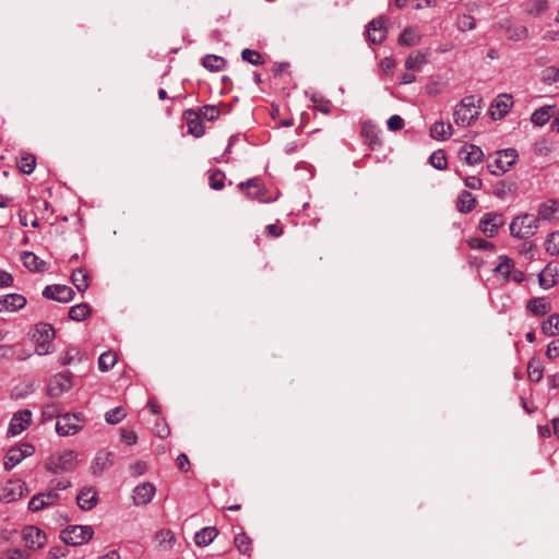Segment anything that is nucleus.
Listing matches in <instances>:
<instances>
[{
	"instance_id": "1",
	"label": "nucleus",
	"mask_w": 559,
	"mask_h": 559,
	"mask_svg": "<svg viewBox=\"0 0 559 559\" xmlns=\"http://www.w3.org/2000/svg\"><path fill=\"white\" fill-rule=\"evenodd\" d=\"M481 98L465 96L454 108L453 119L457 126L467 127L478 119Z\"/></svg>"
},
{
	"instance_id": "2",
	"label": "nucleus",
	"mask_w": 559,
	"mask_h": 559,
	"mask_svg": "<svg viewBox=\"0 0 559 559\" xmlns=\"http://www.w3.org/2000/svg\"><path fill=\"white\" fill-rule=\"evenodd\" d=\"M538 230V222L536 217L530 214L515 216L510 224L511 236L519 239H528Z\"/></svg>"
},
{
	"instance_id": "3",
	"label": "nucleus",
	"mask_w": 559,
	"mask_h": 559,
	"mask_svg": "<svg viewBox=\"0 0 559 559\" xmlns=\"http://www.w3.org/2000/svg\"><path fill=\"white\" fill-rule=\"evenodd\" d=\"M55 336L56 332L52 325L48 323L36 324L33 334L36 344L35 353L40 356L49 354Z\"/></svg>"
},
{
	"instance_id": "4",
	"label": "nucleus",
	"mask_w": 559,
	"mask_h": 559,
	"mask_svg": "<svg viewBox=\"0 0 559 559\" xmlns=\"http://www.w3.org/2000/svg\"><path fill=\"white\" fill-rule=\"evenodd\" d=\"M93 535L92 526L70 525L61 531L60 538L68 545L79 546L87 543Z\"/></svg>"
},
{
	"instance_id": "5",
	"label": "nucleus",
	"mask_w": 559,
	"mask_h": 559,
	"mask_svg": "<svg viewBox=\"0 0 559 559\" xmlns=\"http://www.w3.org/2000/svg\"><path fill=\"white\" fill-rule=\"evenodd\" d=\"M516 158L518 153L514 148H507L497 152L493 160L487 165L489 173L495 176H500L507 173L516 162Z\"/></svg>"
},
{
	"instance_id": "6",
	"label": "nucleus",
	"mask_w": 559,
	"mask_h": 559,
	"mask_svg": "<svg viewBox=\"0 0 559 559\" xmlns=\"http://www.w3.org/2000/svg\"><path fill=\"white\" fill-rule=\"evenodd\" d=\"M46 466L55 474L71 471L75 466V453L72 450H64L52 454Z\"/></svg>"
},
{
	"instance_id": "7",
	"label": "nucleus",
	"mask_w": 559,
	"mask_h": 559,
	"mask_svg": "<svg viewBox=\"0 0 559 559\" xmlns=\"http://www.w3.org/2000/svg\"><path fill=\"white\" fill-rule=\"evenodd\" d=\"M83 428L81 414L67 413L59 416L56 423V431L60 436H73Z\"/></svg>"
},
{
	"instance_id": "8",
	"label": "nucleus",
	"mask_w": 559,
	"mask_h": 559,
	"mask_svg": "<svg viewBox=\"0 0 559 559\" xmlns=\"http://www.w3.org/2000/svg\"><path fill=\"white\" fill-rule=\"evenodd\" d=\"M504 223L506 218L502 213L488 212L479 219L478 227L486 237L492 238L498 234L499 228L502 227Z\"/></svg>"
},
{
	"instance_id": "9",
	"label": "nucleus",
	"mask_w": 559,
	"mask_h": 559,
	"mask_svg": "<svg viewBox=\"0 0 559 559\" xmlns=\"http://www.w3.org/2000/svg\"><path fill=\"white\" fill-rule=\"evenodd\" d=\"M72 386V374L69 372H59L49 380L47 393L51 397H59L70 391Z\"/></svg>"
},
{
	"instance_id": "10",
	"label": "nucleus",
	"mask_w": 559,
	"mask_h": 559,
	"mask_svg": "<svg viewBox=\"0 0 559 559\" xmlns=\"http://www.w3.org/2000/svg\"><path fill=\"white\" fill-rule=\"evenodd\" d=\"M34 454V447L31 443H22L19 447L11 448L5 455L4 468L12 469L24 459Z\"/></svg>"
},
{
	"instance_id": "11",
	"label": "nucleus",
	"mask_w": 559,
	"mask_h": 559,
	"mask_svg": "<svg viewBox=\"0 0 559 559\" xmlns=\"http://www.w3.org/2000/svg\"><path fill=\"white\" fill-rule=\"evenodd\" d=\"M74 292L67 285H48L43 290V296L47 299L56 300L59 302H69L74 298Z\"/></svg>"
},
{
	"instance_id": "12",
	"label": "nucleus",
	"mask_w": 559,
	"mask_h": 559,
	"mask_svg": "<svg viewBox=\"0 0 559 559\" xmlns=\"http://www.w3.org/2000/svg\"><path fill=\"white\" fill-rule=\"evenodd\" d=\"M32 413L28 409H23L15 413L9 424L8 433L10 436H17L24 431L31 424Z\"/></svg>"
},
{
	"instance_id": "13",
	"label": "nucleus",
	"mask_w": 559,
	"mask_h": 559,
	"mask_svg": "<svg viewBox=\"0 0 559 559\" xmlns=\"http://www.w3.org/2000/svg\"><path fill=\"white\" fill-rule=\"evenodd\" d=\"M537 222L539 221H548V222H557L559 221V203L555 200H547L538 206Z\"/></svg>"
},
{
	"instance_id": "14",
	"label": "nucleus",
	"mask_w": 559,
	"mask_h": 559,
	"mask_svg": "<svg viewBox=\"0 0 559 559\" xmlns=\"http://www.w3.org/2000/svg\"><path fill=\"white\" fill-rule=\"evenodd\" d=\"M23 539L27 547L33 549L41 548L46 544V535L35 526H26L23 530Z\"/></svg>"
},
{
	"instance_id": "15",
	"label": "nucleus",
	"mask_w": 559,
	"mask_h": 559,
	"mask_svg": "<svg viewBox=\"0 0 559 559\" xmlns=\"http://www.w3.org/2000/svg\"><path fill=\"white\" fill-rule=\"evenodd\" d=\"M385 21L383 17H378L368 24V39L372 44H381L386 37Z\"/></svg>"
},
{
	"instance_id": "16",
	"label": "nucleus",
	"mask_w": 559,
	"mask_h": 559,
	"mask_svg": "<svg viewBox=\"0 0 559 559\" xmlns=\"http://www.w3.org/2000/svg\"><path fill=\"white\" fill-rule=\"evenodd\" d=\"M26 305V298L21 294L0 296V312L17 311Z\"/></svg>"
},
{
	"instance_id": "17",
	"label": "nucleus",
	"mask_w": 559,
	"mask_h": 559,
	"mask_svg": "<svg viewBox=\"0 0 559 559\" xmlns=\"http://www.w3.org/2000/svg\"><path fill=\"white\" fill-rule=\"evenodd\" d=\"M156 492V488L151 483H142L133 490V501L136 506L148 503Z\"/></svg>"
},
{
	"instance_id": "18",
	"label": "nucleus",
	"mask_w": 559,
	"mask_h": 559,
	"mask_svg": "<svg viewBox=\"0 0 559 559\" xmlns=\"http://www.w3.org/2000/svg\"><path fill=\"white\" fill-rule=\"evenodd\" d=\"M114 464V453L110 451L102 450L96 453V456L91 466L94 475L102 474L105 469L109 468Z\"/></svg>"
},
{
	"instance_id": "19",
	"label": "nucleus",
	"mask_w": 559,
	"mask_h": 559,
	"mask_svg": "<svg viewBox=\"0 0 559 559\" xmlns=\"http://www.w3.org/2000/svg\"><path fill=\"white\" fill-rule=\"evenodd\" d=\"M459 156L464 159L468 165L479 164L484 158L481 148L474 144H466L459 151Z\"/></svg>"
},
{
	"instance_id": "20",
	"label": "nucleus",
	"mask_w": 559,
	"mask_h": 559,
	"mask_svg": "<svg viewBox=\"0 0 559 559\" xmlns=\"http://www.w3.org/2000/svg\"><path fill=\"white\" fill-rule=\"evenodd\" d=\"M183 118L188 127V133L195 138H200L204 134V127L200 116L193 110L189 109L183 112Z\"/></svg>"
},
{
	"instance_id": "21",
	"label": "nucleus",
	"mask_w": 559,
	"mask_h": 559,
	"mask_svg": "<svg viewBox=\"0 0 559 559\" xmlns=\"http://www.w3.org/2000/svg\"><path fill=\"white\" fill-rule=\"evenodd\" d=\"M78 506L82 510H92L97 503V492L92 487H84L76 496Z\"/></svg>"
},
{
	"instance_id": "22",
	"label": "nucleus",
	"mask_w": 559,
	"mask_h": 559,
	"mask_svg": "<svg viewBox=\"0 0 559 559\" xmlns=\"http://www.w3.org/2000/svg\"><path fill=\"white\" fill-rule=\"evenodd\" d=\"M513 104L512 96L509 94H500L495 99L492 107L497 109V111H491V117L493 119H501L504 117L509 109Z\"/></svg>"
},
{
	"instance_id": "23",
	"label": "nucleus",
	"mask_w": 559,
	"mask_h": 559,
	"mask_svg": "<svg viewBox=\"0 0 559 559\" xmlns=\"http://www.w3.org/2000/svg\"><path fill=\"white\" fill-rule=\"evenodd\" d=\"M21 260L23 265L32 272L46 271L47 263L31 251H23L21 253Z\"/></svg>"
},
{
	"instance_id": "24",
	"label": "nucleus",
	"mask_w": 559,
	"mask_h": 559,
	"mask_svg": "<svg viewBox=\"0 0 559 559\" xmlns=\"http://www.w3.org/2000/svg\"><path fill=\"white\" fill-rule=\"evenodd\" d=\"M453 134V127L451 123H445L442 120L436 121L430 127V136L437 141H445Z\"/></svg>"
},
{
	"instance_id": "25",
	"label": "nucleus",
	"mask_w": 559,
	"mask_h": 559,
	"mask_svg": "<svg viewBox=\"0 0 559 559\" xmlns=\"http://www.w3.org/2000/svg\"><path fill=\"white\" fill-rule=\"evenodd\" d=\"M218 535V531L213 526L203 527L194 535L197 546L205 547L210 545Z\"/></svg>"
},
{
	"instance_id": "26",
	"label": "nucleus",
	"mask_w": 559,
	"mask_h": 559,
	"mask_svg": "<svg viewBox=\"0 0 559 559\" xmlns=\"http://www.w3.org/2000/svg\"><path fill=\"white\" fill-rule=\"evenodd\" d=\"M476 206V199L473 194L466 190H463L457 200H456V209L461 213H469Z\"/></svg>"
},
{
	"instance_id": "27",
	"label": "nucleus",
	"mask_w": 559,
	"mask_h": 559,
	"mask_svg": "<svg viewBox=\"0 0 559 559\" xmlns=\"http://www.w3.org/2000/svg\"><path fill=\"white\" fill-rule=\"evenodd\" d=\"M238 188L241 190L247 189L248 197L252 199H261L263 195V187L258 178H252L246 182H240Z\"/></svg>"
},
{
	"instance_id": "28",
	"label": "nucleus",
	"mask_w": 559,
	"mask_h": 559,
	"mask_svg": "<svg viewBox=\"0 0 559 559\" xmlns=\"http://www.w3.org/2000/svg\"><path fill=\"white\" fill-rule=\"evenodd\" d=\"M527 309L534 314V316H544L548 313L551 310L550 302L544 298H533L527 302Z\"/></svg>"
},
{
	"instance_id": "29",
	"label": "nucleus",
	"mask_w": 559,
	"mask_h": 559,
	"mask_svg": "<svg viewBox=\"0 0 559 559\" xmlns=\"http://www.w3.org/2000/svg\"><path fill=\"white\" fill-rule=\"evenodd\" d=\"M378 133L377 127L371 122H364L361 124L360 134L371 147L380 143Z\"/></svg>"
},
{
	"instance_id": "30",
	"label": "nucleus",
	"mask_w": 559,
	"mask_h": 559,
	"mask_svg": "<svg viewBox=\"0 0 559 559\" xmlns=\"http://www.w3.org/2000/svg\"><path fill=\"white\" fill-rule=\"evenodd\" d=\"M71 282L79 292H85L88 288V274L82 267L74 270L71 273Z\"/></svg>"
},
{
	"instance_id": "31",
	"label": "nucleus",
	"mask_w": 559,
	"mask_h": 559,
	"mask_svg": "<svg viewBox=\"0 0 559 559\" xmlns=\"http://www.w3.org/2000/svg\"><path fill=\"white\" fill-rule=\"evenodd\" d=\"M155 539L157 542V546L160 550H169L176 538L174 533L170 530H160L156 533Z\"/></svg>"
},
{
	"instance_id": "32",
	"label": "nucleus",
	"mask_w": 559,
	"mask_h": 559,
	"mask_svg": "<svg viewBox=\"0 0 559 559\" xmlns=\"http://www.w3.org/2000/svg\"><path fill=\"white\" fill-rule=\"evenodd\" d=\"M427 63L426 55L420 51H413L405 60V68L412 71H419Z\"/></svg>"
},
{
	"instance_id": "33",
	"label": "nucleus",
	"mask_w": 559,
	"mask_h": 559,
	"mask_svg": "<svg viewBox=\"0 0 559 559\" xmlns=\"http://www.w3.org/2000/svg\"><path fill=\"white\" fill-rule=\"evenodd\" d=\"M514 269V262L507 255L499 257V263L495 267V273L500 274L504 281L510 280L512 270Z\"/></svg>"
},
{
	"instance_id": "34",
	"label": "nucleus",
	"mask_w": 559,
	"mask_h": 559,
	"mask_svg": "<svg viewBox=\"0 0 559 559\" xmlns=\"http://www.w3.org/2000/svg\"><path fill=\"white\" fill-rule=\"evenodd\" d=\"M542 332L547 336H556L559 334V313L549 316L540 326Z\"/></svg>"
},
{
	"instance_id": "35",
	"label": "nucleus",
	"mask_w": 559,
	"mask_h": 559,
	"mask_svg": "<svg viewBox=\"0 0 559 559\" xmlns=\"http://www.w3.org/2000/svg\"><path fill=\"white\" fill-rule=\"evenodd\" d=\"M225 64V59L216 55H206L202 59V66L213 72L221 71L222 69H224Z\"/></svg>"
},
{
	"instance_id": "36",
	"label": "nucleus",
	"mask_w": 559,
	"mask_h": 559,
	"mask_svg": "<svg viewBox=\"0 0 559 559\" xmlns=\"http://www.w3.org/2000/svg\"><path fill=\"white\" fill-rule=\"evenodd\" d=\"M91 314V307L88 304L82 302L72 306L69 310V317L74 321H83Z\"/></svg>"
},
{
	"instance_id": "37",
	"label": "nucleus",
	"mask_w": 559,
	"mask_h": 559,
	"mask_svg": "<svg viewBox=\"0 0 559 559\" xmlns=\"http://www.w3.org/2000/svg\"><path fill=\"white\" fill-rule=\"evenodd\" d=\"M551 106H544L536 109L531 116V121L538 127L546 124L551 116Z\"/></svg>"
},
{
	"instance_id": "38",
	"label": "nucleus",
	"mask_w": 559,
	"mask_h": 559,
	"mask_svg": "<svg viewBox=\"0 0 559 559\" xmlns=\"http://www.w3.org/2000/svg\"><path fill=\"white\" fill-rule=\"evenodd\" d=\"M117 354L108 350L103 353L98 358V367L102 371H108L117 364Z\"/></svg>"
},
{
	"instance_id": "39",
	"label": "nucleus",
	"mask_w": 559,
	"mask_h": 559,
	"mask_svg": "<svg viewBox=\"0 0 559 559\" xmlns=\"http://www.w3.org/2000/svg\"><path fill=\"white\" fill-rule=\"evenodd\" d=\"M235 546L236 548L243 555L250 556L251 554V539L246 533H240L235 537Z\"/></svg>"
},
{
	"instance_id": "40",
	"label": "nucleus",
	"mask_w": 559,
	"mask_h": 559,
	"mask_svg": "<svg viewBox=\"0 0 559 559\" xmlns=\"http://www.w3.org/2000/svg\"><path fill=\"white\" fill-rule=\"evenodd\" d=\"M419 41V37L416 34V32L411 28L406 27L399 36V44L402 46H414Z\"/></svg>"
},
{
	"instance_id": "41",
	"label": "nucleus",
	"mask_w": 559,
	"mask_h": 559,
	"mask_svg": "<svg viewBox=\"0 0 559 559\" xmlns=\"http://www.w3.org/2000/svg\"><path fill=\"white\" fill-rule=\"evenodd\" d=\"M35 166H36V158L34 155L32 154H26L24 156H22L19 160H17V167L23 173V174H26V175H29L34 171L35 169Z\"/></svg>"
},
{
	"instance_id": "42",
	"label": "nucleus",
	"mask_w": 559,
	"mask_h": 559,
	"mask_svg": "<svg viewBox=\"0 0 559 559\" xmlns=\"http://www.w3.org/2000/svg\"><path fill=\"white\" fill-rule=\"evenodd\" d=\"M241 58L243 61H246L252 66H261L264 63V59H263L262 55L259 51L252 50L249 48H245L241 51Z\"/></svg>"
},
{
	"instance_id": "43",
	"label": "nucleus",
	"mask_w": 559,
	"mask_h": 559,
	"mask_svg": "<svg viewBox=\"0 0 559 559\" xmlns=\"http://www.w3.org/2000/svg\"><path fill=\"white\" fill-rule=\"evenodd\" d=\"M126 416H127V414H126L124 409L121 406H117L106 413L105 419H106L107 424L116 425V424H119L120 421H122Z\"/></svg>"
},
{
	"instance_id": "44",
	"label": "nucleus",
	"mask_w": 559,
	"mask_h": 559,
	"mask_svg": "<svg viewBox=\"0 0 559 559\" xmlns=\"http://www.w3.org/2000/svg\"><path fill=\"white\" fill-rule=\"evenodd\" d=\"M456 26L461 32L472 31L476 27V20L469 14H461L456 19Z\"/></svg>"
},
{
	"instance_id": "45",
	"label": "nucleus",
	"mask_w": 559,
	"mask_h": 559,
	"mask_svg": "<svg viewBox=\"0 0 559 559\" xmlns=\"http://www.w3.org/2000/svg\"><path fill=\"white\" fill-rule=\"evenodd\" d=\"M429 160L431 166L438 170H443L448 166L445 154L441 150L433 152Z\"/></svg>"
},
{
	"instance_id": "46",
	"label": "nucleus",
	"mask_w": 559,
	"mask_h": 559,
	"mask_svg": "<svg viewBox=\"0 0 559 559\" xmlns=\"http://www.w3.org/2000/svg\"><path fill=\"white\" fill-rule=\"evenodd\" d=\"M225 174L221 170L211 171L209 176L210 187L214 190H222L225 186Z\"/></svg>"
},
{
	"instance_id": "47",
	"label": "nucleus",
	"mask_w": 559,
	"mask_h": 559,
	"mask_svg": "<svg viewBox=\"0 0 559 559\" xmlns=\"http://www.w3.org/2000/svg\"><path fill=\"white\" fill-rule=\"evenodd\" d=\"M545 249L551 255L559 254V233H551L545 241Z\"/></svg>"
},
{
	"instance_id": "48",
	"label": "nucleus",
	"mask_w": 559,
	"mask_h": 559,
	"mask_svg": "<svg viewBox=\"0 0 559 559\" xmlns=\"http://www.w3.org/2000/svg\"><path fill=\"white\" fill-rule=\"evenodd\" d=\"M528 378L533 382H539L543 378V369L539 364L532 359L527 366Z\"/></svg>"
},
{
	"instance_id": "49",
	"label": "nucleus",
	"mask_w": 559,
	"mask_h": 559,
	"mask_svg": "<svg viewBox=\"0 0 559 559\" xmlns=\"http://www.w3.org/2000/svg\"><path fill=\"white\" fill-rule=\"evenodd\" d=\"M542 81L546 84L559 83V68H546L542 73Z\"/></svg>"
},
{
	"instance_id": "50",
	"label": "nucleus",
	"mask_w": 559,
	"mask_h": 559,
	"mask_svg": "<svg viewBox=\"0 0 559 559\" xmlns=\"http://www.w3.org/2000/svg\"><path fill=\"white\" fill-rule=\"evenodd\" d=\"M198 115L200 116V118H204L209 121H213L218 118L219 110L215 106L206 105L200 109V114H198Z\"/></svg>"
},
{
	"instance_id": "51",
	"label": "nucleus",
	"mask_w": 559,
	"mask_h": 559,
	"mask_svg": "<svg viewBox=\"0 0 559 559\" xmlns=\"http://www.w3.org/2000/svg\"><path fill=\"white\" fill-rule=\"evenodd\" d=\"M121 441L128 445H133L138 442L135 431L122 428L120 431Z\"/></svg>"
},
{
	"instance_id": "52",
	"label": "nucleus",
	"mask_w": 559,
	"mask_h": 559,
	"mask_svg": "<svg viewBox=\"0 0 559 559\" xmlns=\"http://www.w3.org/2000/svg\"><path fill=\"white\" fill-rule=\"evenodd\" d=\"M39 495L43 498L46 507L55 504L60 498L59 493L55 491V489H49L47 491L39 492Z\"/></svg>"
},
{
	"instance_id": "53",
	"label": "nucleus",
	"mask_w": 559,
	"mask_h": 559,
	"mask_svg": "<svg viewBox=\"0 0 559 559\" xmlns=\"http://www.w3.org/2000/svg\"><path fill=\"white\" fill-rule=\"evenodd\" d=\"M386 126L391 131H400L404 127V120L401 116L393 115L388 119Z\"/></svg>"
},
{
	"instance_id": "54",
	"label": "nucleus",
	"mask_w": 559,
	"mask_h": 559,
	"mask_svg": "<svg viewBox=\"0 0 559 559\" xmlns=\"http://www.w3.org/2000/svg\"><path fill=\"white\" fill-rule=\"evenodd\" d=\"M28 508L34 512L40 511L44 508H46V504L39 493L32 497V499L28 502Z\"/></svg>"
},
{
	"instance_id": "55",
	"label": "nucleus",
	"mask_w": 559,
	"mask_h": 559,
	"mask_svg": "<svg viewBox=\"0 0 559 559\" xmlns=\"http://www.w3.org/2000/svg\"><path fill=\"white\" fill-rule=\"evenodd\" d=\"M527 36H528L527 28L525 26H519L510 33L509 38L512 40H523V39H526Z\"/></svg>"
},
{
	"instance_id": "56",
	"label": "nucleus",
	"mask_w": 559,
	"mask_h": 559,
	"mask_svg": "<svg viewBox=\"0 0 559 559\" xmlns=\"http://www.w3.org/2000/svg\"><path fill=\"white\" fill-rule=\"evenodd\" d=\"M546 356L549 359H556L559 357V338L551 341L546 350Z\"/></svg>"
},
{
	"instance_id": "57",
	"label": "nucleus",
	"mask_w": 559,
	"mask_h": 559,
	"mask_svg": "<svg viewBox=\"0 0 559 559\" xmlns=\"http://www.w3.org/2000/svg\"><path fill=\"white\" fill-rule=\"evenodd\" d=\"M464 185L468 189L479 190L483 186L481 179L476 176H468L464 179Z\"/></svg>"
},
{
	"instance_id": "58",
	"label": "nucleus",
	"mask_w": 559,
	"mask_h": 559,
	"mask_svg": "<svg viewBox=\"0 0 559 559\" xmlns=\"http://www.w3.org/2000/svg\"><path fill=\"white\" fill-rule=\"evenodd\" d=\"M5 557L7 559H28L29 555L22 549L14 548L9 549L5 552Z\"/></svg>"
},
{
	"instance_id": "59",
	"label": "nucleus",
	"mask_w": 559,
	"mask_h": 559,
	"mask_svg": "<svg viewBox=\"0 0 559 559\" xmlns=\"http://www.w3.org/2000/svg\"><path fill=\"white\" fill-rule=\"evenodd\" d=\"M381 70L389 74L393 72V69L395 68V61L392 58L385 57L380 62Z\"/></svg>"
},
{
	"instance_id": "60",
	"label": "nucleus",
	"mask_w": 559,
	"mask_h": 559,
	"mask_svg": "<svg viewBox=\"0 0 559 559\" xmlns=\"http://www.w3.org/2000/svg\"><path fill=\"white\" fill-rule=\"evenodd\" d=\"M177 466L180 471L187 472L190 466V462L188 456L185 453H181L176 459Z\"/></svg>"
},
{
	"instance_id": "61",
	"label": "nucleus",
	"mask_w": 559,
	"mask_h": 559,
	"mask_svg": "<svg viewBox=\"0 0 559 559\" xmlns=\"http://www.w3.org/2000/svg\"><path fill=\"white\" fill-rule=\"evenodd\" d=\"M13 284V276L3 270H0V287H10Z\"/></svg>"
},
{
	"instance_id": "62",
	"label": "nucleus",
	"mask_w": 559,
	"mask_h": 559,
	"mask_svg": "<svg viewBox=\"0 0 559 559\" xmlns=\"http://www.w3.org/2000/svg\"><path fill=\"white\" fill-rule=\"evenodd\" d=\"M79 354L78 350L75 349H68L64 355L61 357V365L62 366H67V365H70L73 360H74V357Z\"/></svg>"
},
{
	"instance_id": "63",
	"label": "nucleus",
	"mask_w": 559,
	"mask_h": 559,
	"mask_svg": "<svg viewBox=\"0 0 559 559\" xmlns=\"http://www.w3.org/2000/svg\"><path fill=\"white\" fill-rule=\"evenodd\" d=\"M472 247L486 250V249H492L495 246H493V243H491L485 239H474L472 242Z\"/></svg>"
},
{
	"instance_id": "64",
	"label": "nucleus",
	"mask_w": 559,
	"mask_h": 559,
	"mask_svg": "<svg viewBox=\"0 0 559 559\" xmlns=\"http://www.w3.org/2000/svg\"><path fill=\"white\" fill-rule=\"evenodd\" d=\"M266 233L269 236L278 237L283 234V228L277 224H270L266 226Z\"/></svg>"
}]
</instances>
